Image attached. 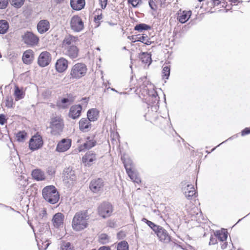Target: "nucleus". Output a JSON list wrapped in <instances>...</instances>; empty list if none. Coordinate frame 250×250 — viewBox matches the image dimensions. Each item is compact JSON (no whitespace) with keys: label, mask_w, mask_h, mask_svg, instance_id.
Returning a JSON list of instances; mask_svg holds the SVG:
<instances>
[{"label":"nucleus","mask_w":250,"mask_h":250,"mask_svg":"<svg viewBox=\"0 0 250 250\" xmlns=\"http://www.w3.org/2000/svg\"><path fill=\"white\" fill-rule=\"evenodd\" d=\"M89 219L87 210H83L77 212L72 220V226L76 231H80L87 227Z\"/></svg>","instance_id":"obj_1"},{"label":"nucleus","mask_w":250,"mask_h":250,"mask_svg":"<svg viewBox=\"0 0 250 250\" xmlns=\"http://www.w3.org/2000/svg\"><path fill=\"white\" fill-rule=\"evenodd\" d=\"M43 198L51 204L57 203L60 199V195L56 188L54 186H48L42 190Z\"/></svg>","instance_id":"obj_2"},{"label":"nucleus","mask_w":250,"mask_h":250,"mask_svg":"<svg viewBox=\"0 0 250 250\" xmlns=\"http://www.w3.org/2000/svg\"><path fill=\"white\" fill-rule=\"evenodd\" d=\"M50 127L51 128V134L53 135H60L63 131L64 123L63 119L59 116L51 119Z\"/></svg>","instance_id":"obj_3"},{"label":"nucleus","mask_w":250,"mask_h":250,"mask_svg":"<svg viewBox=\"0 0 250 250\" xmlns=\"http://www.w3.org/2000/svg\"><path fill=\"white\" fill-rule=\"evenodd\" d=\"M87 69L85 64L77 63L73 65L70 72V78L73 79H79L84 76Z\"/></svg>","instance_id":"obj_4"},{"label":"nucleus","mask_w":250,"mask_h":250,"mask_svg":"<svg viewBox=\"0 0 250 250\" xmlns=\"http://www.w3.org/2000/svg\"><path fill=\"white\" fill-rule=\"evenodd\" d=\"M112 211L113 207L112 205L107 202H103L98 208V214L104 218L109 217Z\"/></svg>","instance_id":"obj_5"},{"label":"nucleus","mask_w":250,"mask_h":250,"mask_svg":"<svg viewBox=\"0 0 250 250\" xmlns=\"http://www.w3.org/2000/svg\"><path fill=\"white\" fill-rule=\"evenodd\" d=\"M104 182L102 178H96L92 180L89 184L90 190L94 193H101L104 190Z\"/></svg>","instance_id":"obj_6"},{"label":"nucleus","mask_w":250,"mask_h":250,"mask_svg":"<svg viewBox=\"0 0 250 250\" xmlns=\"http://www.w3.org/2000/svg\"><path fill=\"white\" fill-rule=\"evenodd\" d=\"M77 179V176L75 171L71 167L65 168L63 172V180L65 183L71 185Z\"/></svg>","instance_id":"obj_7"},{"label":"nucleus","mask_w":250,"mask_h":250,"mask_svg":"<svg viewBox=\"0 0 250 250\" xmlns=\"http://www.w3.org/2000/svg\"><path fill=\"white\" fill-rule=\"evenodd\" d=\"M43 140L42 137L38 133L30 139L29 143V147L32 151L37 150L42 147Z\"/></svg>","instance_id":"obj_8"},{"label":"nucleus","mask_w":250,"mask_h":250,"mask_svg":"<svg viewBox=\"0 0 250 250\" xmlns=\"http://www.w3.org/2000/svg\"><path fill=\"white\" fill-rule=\"evenodd\" d=\"M70 26L72 30L75 32H81L84 28L83 22L78 15L72 17L70 21Z\"/></svg>","instance_id":"obj_9"},{"label":"nucleus","mask_w":250,"mask_h":250,"mask_svg":"<svg viewBox=\"0 0 250 250\" xmlns=\"http://www.w3.org/2000/svg\"><path fill=\"white\" fill-rule=\"evenodd\" d=\"M23 42L29 45L34 46L39 42V38L31 32H26L22 36Z\"/></svg>","instance_id":"obj_10"},{"label":"nucleus","mask_w":250,"mask_h":250,"mask_svg":"<svg viewBox=\"0 0 250 250\" xmlns=\"http://www.w3.org/2000/svg\"><path fill=\"white\" fill-rule=\"evenodd\" d=\"M51 61V54L47 51L42 52L38 59V63L41 67L48 65Z\"/></svg>","instance_id":"obj_11"},{"label":"nucleus","mask_w":250,"mask_h":250,"mask_svg":"<svg viewBox=\"0 0 250 250\" xmlns=\"http://www.w3.org/2000/svg\"><path fill=\"white\" fill-rule=\"evenodd\" d=\"M64 54L72 59L77 58L79 56V49L75 45H72L63 49Z\"/></svg>","instance_id":"obj_12"},{"label":"nucleus","mask_w":250,"mask_h":250,"mask_svg":"<svg viewBox=\"0 0 250 250\" xmlns=\"http://www.w3.org/2000/svg\"><path fill=\"white\" fill-rule=\"evenodd\" d=\"M64 215L61 213L58 212L53 215L52 222L53 226L56 228H62Z\"/></svg>","instance_id":"obj_13"},{"label":"nucleus","mask_w":250,"mask_h":250,"mask_svg":"<svg viewBox=\"0 0 250 250\" xmlns=\"http://www.w3.org/2000/svg\"><path fill=\"white\" fill-rule=\"evenodd\" d=\"M96 160V154L92 151H89L82 158V162L86 166H90Z\"/></svg>","instance_id":"obj_14"},{"label":"nucleus","mask_w":250,"mask_h":250,"mask_svg":"<svg viewBox=\"0 0 250 250\" xmlns=\"http://www.w3.org/2000/svg\"><path fill=\"white\" fill-rule=\"evenodd\" d=\"M71 145L70 139H63L58 143L56 150L60 152L66 151L70 147Z\"/></svg>","instance_id":"obj_15"},{"label":"nucleus","mask_w":250,"mask_h":250,"mask_svg":"<svg viewBox=\"0 0 250 250\" xmlns=\"http://www.w3.org/2000/svg\"><path fill=\"white\" fill-rule=\"evenodd\" d=\"M78 40V38L76 36H74L71 35H66L62 42V47L64 49L69 46L74 45Z\"/></svg>","instance_id":"obj_16"},{"label":"nucleus","mask_w":250,"mask_h":250,"mask_svg":"<svg viewBox=\"0 0 250 250\" xmlns=\"http://www.w3.org/2000/svg\"><path fill=\"white\" fill-rule=\"evenodd\" d=\"M125 167L128 176L134 182L138 184L141 182V179L138 173L132 170L131 167H128L126 162H125Z\"/></svg>","instance_id":"obj_17"},{"label":"nucleus","mask_w":250,"mask_h":250,"mask_svg":"<svg viewBox=\"0 0 250 250\" xmlns=\"http://www.w3.org/2000/svg\"><path fill=\"white\" fill-rule=\"evenodd\" d=\"M91 121L86 118H82L79 123V129L83 132H87L91 130L92 125Z\"/></svg>","instance_id":"obj_18"},{"label":"nucleus","mask_w":250,"mask_h":250,"mask_svg":"<svg viewBox=\"0 0 250 250\" xmlns=\"http://www.w3.org/2000/svg\"><path fill=\"white\" fill-rule=\"evenodd\" d=\"M82 110L80 104L73 105L70 108L68 116L73 119H77L81 116Z\"/></svg>","instance_id":"obj_19"},{"label":"nucleus","mask_w":250,"mask_h":250,"mask_svg":"<svg viewBox=\"0 0 250 250\" xmlns=\"http://www.w3.org/2000/svg\"><path fill=\"white\" fill-rule=\"evenodd\" d=\"M68 67V61L63 58L58 60L55 64L56 70L60 73L64 72Z\"/></svg>","instance_id":"obj_20"},{"label":"nucleus","mask_w":250,"mask_h":250,"mask_svg":"<svg viewBox=\"0 0 250 250\" xmlns=\"http://www.w3.org/2000/svg\"><path fill=\"white\" fill-rule=\"evenodd\" d=\"M50 28L49 22L45 20L40 21L37 24V30L40 34H43Z\"/></svg>","instance_id":"obj_21"},{"label":"nucleus","mask_w":250,"mask_h":250,"mask_svg":"<svg viewBox=\"0 0 250 250\" xmlns=\"http://www.w3.org/2000/svg\"><path fill=\"white\" fill-rule=\"evenodd\" d=\"M156 235L160 241L163 243H167L170 241V236L163 227Z\"/></svg>","instance_id":"obj_22"},{"label":"nucleus","mask_w":250,"mask_h":250,"mask_svg":"<svg viewBox=\"0 0 250 250\" xmlns=\"http://www.w3.org/2000/svg\"><path fill=\"white\" fill-rule=\"evenodd\" d=\"M87 116L91 122H94L98 120L99 117V111L97 108H91L88 110Z\"/></svg>","instance_id":"obj_23"},{"label":"nucleus","mask_w":250,"mask_h":250,"mask_svg":"<svg viewBox=\"0 0 250 250\" xmlns=\"http://www.w3.org/2000/svg\"><path fill=\"white\" fill-rule=\"evenodd\" d=\"M70 5L72 8L75 10H81L85 5V0H70Z\"/></svg>","instance_id":"obj_24"},{"label":"nucleus","mask_w":250,"mask_h":250,"mask_svg":"<svg viewBox=\"0 0 250 250\" xmlns=\"http://www.w3.org/2000/svg\"><path fill=\"white\" fill-rule=\"evenodd\" d=\"M33 52L32 50H28L25 51L22 55L23 62L26 64H29L33 61Z\"/></svg>","instance_id":"obj_25"},{"label":"nucleus","mask_w":250,"mask_h":250,"mask_svg":"<svg viewBox=\"0 0 250 250\" xmlns=\"http://www.w3.org/2000/svg\"><path fill=\"white\" fill-rule=\"evenodd\" d=\"M191 11H183L178 13V20L182 23H185L191 16Z\"/></svg>","instance_id":"obj_26"},{"label":"nucleus","mask_w":250,"mask_h":250,"mask_svg":"<svg viewBox=\"0 0 250 250\" xmlns=\"http://www.w3.org/2000/svg\"><path fill=\"white\" fill-rule=\"evenodd\" d=\"M32 176L34 179L38 181H42L45 179L44 172L39 169L33 170L32 172Z\"/></svg>","instance_id":"obj_27"},{"label":"nucleus","mask_w":250,"mask_h":250,"mask_svg":"<svg viewBox=\"0 0 250 250\" xmlns=\"http://www.w3.org/2000/svg\"><path fill=\"white\" fill-rule=\"evenodd\" d=\"M139 58L143 63H148V65H149L151 63V57L149 53L142 52L140 54Z\"/></svg>","instance_id":"obj_28"},{"label":"nucleus","mask_w":250,"mask_h":250,"mask_svg":"<svg viewBox=\"0 0 250 250\" xmlns=\"http://www.w3.org/2000/svg\"><path fill=\"white\" fill-rule=\"evenodd\" d=\"M14 95L16 101L23 99L25 95V93L23 91L20 89L18 86L15 87Z\"/></svg>","instance_id":"obj_29"},{"label":"nucleus","mask_w":250,"mask_h":250,"mask_svg":"<svg viewBox=\"0 0 250 250\" xmlns=\"http://www.w3.org/2000/svg\"><path fill=\"white\" fill-rule=\"evenodd\" d=\"M139 37H137L135 39V40L134 42H143L146 45H149L151 43V42L149 41V39H147V36L146 34H143L142 35H138Z\"/></svg>","instance_id":"obj_30"},{"label":"nucleus","mask_w":250,"mask_h":250,"mask_svg":"<svg viewBox=\"0 0 250 250\" xmlns=\"http://www.w3.org/2000/svg\"><path fill=\"white\" fill-rule=\"evenodd\" d=\"M8 28V22L6 20H0V34H4L6 33Z\"/></svg>","instance_id":"obj_31"},{"label":"nucleus","mask_w":250,"mask_h":250,"mask_svg":"<svg viewBox=\"0 0 250 250\" xmlns=\"http://www.w3.org/2000/svg\"><path fill=\"white\" fill-rule=\"evenodd\" d=\"M96 141L94 140H89L86 141L83 145L81 146V150L85 149H90L92 147L96 145Z\"/></svg>","instance_id":"obj_32"},{"label":"nucleus","mask_w":250,"mask_h":250,"mask_svg":"<svg viewBox=\"0 0 250 250\" xmlns=\"http://www.w3.org/2000/svg\"><path fill=\"white\" fill-rule=\"evenodd\" d=\"M151 26L145 23L137 24L134 27V30L138 32H143L145 30H150Z\"/></svg>","instance_id":"obj_33"},{"label":"nucleus","mask_w":250,"mask_h":250,"mask_svg":"<svg viewBox=\"0 0 250 250\" xmlns=\"http://www.w3.org/2000/svg\"><path fill=\"white\" fill-rule=\"evenodd\" d=\"M215 235H216L217 239L221 242H223L226 241L227 239V234L226 232L223 231L217 230L215 232Z\"/></svg>","instance_id":"obj_34"},{"label":"nucleus","mask_w":250,"mask_h":250,"mask_svg":"<svg viewBox=\"0 0 250 250\" xmlns=\"http://www.w3.org/2000/svg\"><path fill=\"white\" fill-rule=\"evenodd\" d=\"M61 250H74V247L69 242L63 241L61 245Z\"/></svg>","instance_id":"obj_35"},{"label":"nucleus","mask_w":250,"mask_h":250,"mask_svg":"<svg viewBox=\"0 0 250 250\" xmlns=\"http://www.w3.org/2000/svg\"><path fill=\"white\" fill-rule=\"evenodd\" d=\"M99 241L103 244H107L110 241V237L105 233H102L99 236Z\"/></svg>","instance_id":"obj_36"},{"label":"nucleus","mask_w":250,"mask_h":250,"mask_svg":"<svg viewBox=\"0 0 250 250\" xmlns=\"http://www.w3.org/2000/svg\"><path fill=\"white\" fill-rule=\"evenodd\" d=\"M27 136V133L24 131H20L16 134V138L18 142H24L26 137Z\"/></svg>","instance_id":"obj_37"},{"label":"nucleus","mask_w":250,"mask_h":250,"mask_svg":"<svg viewBox=\"0 0 250 250\" xmlns=\"http://www.w3.org/2000/svg\"><path fill=\"white\" fill-rule=\"evenodd\" d=\"M117 250H128V245L126 241H122L118 243Z\"/></svg>","instance_id":"obj_38"},{"label":"nucleus","mask_w":250,"mask_h":250,"mask_svg":"<svg viewBox=\"0 0 250 250\" xmlns=\"http://www.w3.org/2000/svg\"><path fill=\"white\" fill-rule=\"evenodd\" d=\"M12 5L16 8L21 7L24 3V0H9Z\"/></svg>","instance_id":"obj_39"},{"label":"nucleus","mask_w":250,"mask_h":250,"mask_svg":"<svg viewBox=\"0 0 250 250\" xmlns=\"http://www.w3.org/2000/svg\"><path fill=\"white\" fill-rule=\"evenodd\" d=\"M13 105V99L11 96H7L5 99V106L8 108H11Z\"/></svg>","instance_id":"obj_40"},{"label":"nucleus","mask_w":250,"mask_h":250,"mask_svg":"<svg viewBox=\"0 0 250 250\" xmlns=\"http://www.w3.org/2000/svg\"><path fill=\"white\" fill-rule=\"evenodd\" d=\"M195 194H196L195 189L194 188L193 189H192V190H190L189 191H188V192H186V191H185L184 194H185L186 197L188 200H190L192 199V198L193 196L195 197Z\"/></svg>","instance_id":"obj_41"},{"label":"nucleus","mask_w":250,"mask_h":250,"mask_svg":"<svg viewBox=\"0 0 250 250\" xmlns=\"http://www.w3.org/2000/svg\"><path fill=\"white\" fill-rule=\"evenodd\" d=\"M163 76L164 78L166 79H168L169 74H170V67L168 66H166L164 67L163 69Z\"/></svg>","instance_id":"obj_42"},{"label":"nucleus","mask_w":250,"mask_h":250,"mask_svg":"<svg viewBox=\"0 0 250 250\" xmlns=\"http://www.w3.org/2000/svg\"><path fill=\"white\" fill-rule=\"evenodd\" d=\"M217 237L216 235H215V233H214V236H211L210 238V241L209 242V244L210 245H214L217 243Z\"/></svg>","instance_id":"obj_43"},{"label":"nucleus","mask_w":250,"mask_h":250,"mask_svg":"<svg viewBox=\"0 0 250 250\" xmlns=\"http://www.w3.org/2000/svg\"><path fill=\"white\" fill-rule=\"evenodd\" d=\"M8 4V0H0V9H5Z\"/></svg>","instance_id":"obj_44"},{"label":"nucleus","mask_w":250,"mask_h":250,"mask_svg":"<svg viewBox=\"0 0 250 250\" xmlns=\"http://www.w3.org/2000/svg\"><path fill=\"white\" fill-rule=\"evenodd\" d=\"M194 186L191 184H188L187 186L183 188V193L185 194V192L186 191V192H188V191H189L190 190H192V189H193Z\"/></svg>","instance_id":"obj_45"},{"label":"nucleus","mask_w":250,"mask_h":250,"mask_svg":"<svg viewBox=\"0 0 250 250\" xmlns=\"http://www.w3.org/2000/svg\"><path fill=\"white\" fill-rule=\"evenodd\" d=\"M162 228V226L154 224L151 229L154 231L155 233L157 234Z\"/></svg>","instance_id":"obj_46"},{"label":"nucleus","mask_w":250,"mask_h":250,"mask_svg":"<svg viewBox=\"0 0 250 250\" xmlns=\"http://www.w3.org/2000/svg\"><path fill=\"white\" fill-rule=\"evenodd\" d=\"M61 103H62V104H66V105H62V106L63 108H65L68 105L70 104V100L68 98H62L61 100Z\"/></svg>","instance_id":"obj_47"},{"label":"nucleus","mask_w":250,"mask_h":250,"mask_svg":"<svg viewBox=\"0 0 250 250\" xmlns=\"http://www.w3.org/2000/svg\"><path fill=\"white\" fill-rule=\"evenodd\" d=\"M142 221L144 222H145L151 229H152V227H153V226H154L155 224L152 222L148 220L145 218H143L142 219Z\"/></svg>","instance_id":"obj_48"},{"label":"nucleus","mask_w":250,"mask_h":250,"mask_svg":"<svg viewBox=\"0 0 250 250\" xmlns=\"http://www.w3.org/2000/svg\"><path fill=\"white\" fill-rule=\"evenodd\" d=\"M6 121L5 116L4 114H0V125H3Z\"/></svg>","instance_id":"obj_49"},{"label":"nucleus","mask_w":250,"mask_h":250,"mask_svg":"<svg viewBox=\"0 0 250 250\" xmlns=\"http://www.w3.org/2000/svg\"><path fill=\"white\" fill-rule=\"evenodd\" d=\"M149 5L151 9L153 10H155L156 8V5L155 4V2L153 0H149Z\"/></svg>","instance_id":"obj_50"},{"label":"nucleus","mask_w":250,"mask_h":250,"mask_svg":"<svg viewBox=\"0 0 250 250\" xmlns=\"http://www.w3.org/2000/svg\"><path fill=\"white\" fill-rule=\"evenodd\" d=\"M99 1L101 5V7L103 9H104L107 5V0H99Z\"/></svg>","instance_id":"obj_51"},{"label":"nucleus","mask_w":250,"mask_h":250,"mask_svg":"<svg viewBox=\"0 0 250 250\" xmlns=\"http://www.w3.org/2000/svg\"><path fill=\"white\" fill-rule=\"evenodd\" d=\"M242 135L244 136L250 133V127H246L242 131Z\"/></svg>","instance_id":"obj_52"},{"label":"nucleus","mask_w":250,"mask_h":250,"mask_svg":"<svg viewBox=\"0 0 250 250\" xmlns=\"http://www.w3.org/2000/svg\"><path fill=\"white\" fill-rule=\"evenodd\" d=\"M103 19V15L102 14L98 15L94 17V21L98 22V21L101 20Z\"/></svg>","instance_id":"obj_53"},{"label":"nucleus","mask_w":250,"mask_h":250,"mask_svg":"<svg viewBox=\"0 0 250 250\" xmlns=\"http://www.w3.org/2000/svg\"><path fill=\"white\" fill-rule=\"evenodd\" d=\"M142 3V0H135L134 3L132 4V6L134 7H136L138 5L141 4Z\"/></svg>","instance_id":"obj_54"},{"label":"nucleus","mask_w":250,"mask_h":250,"mask_svg":"<svg viewBox=\"0 0 250 250\" xmlns=\"http://www.w3.org/2000/svg\"><path fill=\"white\" fill-rule=\"evenodd\" d=\"M126 162L127 164H128V167H131V169L132 168V165H133V163L132 162V161L130 159H127L126 160H125L124 161V164H125V162Z\"/></svg>","instance_id":"obj_55"},{"label":"nucleus","mask_w":250,"mask_h":250,"mask_svg":"<svg viewBox=\"0 0 250 250\" xmlns=\"http://www.w3.org/2000/svg\"><path fill=\"white\" fill-rule=\"evenodd\" d=\"M220 245L221 249L224 250L227 248L228 243L224 241L223 242H221Z\"/></svg>","instance_id":"obj_56"},{"label":"nucleus","mask_w":250,"mask_h":250,"mask_svg":"<svg viewBox=\"0 0 250 250\" xmlns=\"http://www.w3.org/2000/svg\"><path fill=\"white\" fill-rule=\"evenodd\" d=\"M39 215L40 216H42V217H43L44 216H46V211L44 209L43 210H42L40 213V214Z\"/></svg>","instance_id":"obj_57"},{"label":"nucleus","mask_w":250,"mask_h":250,"mask_svg":"<svg viewBox=\"0 0 250 250\" xmlns=\"http://www.w3.org/2000/svg\"><path fill=\"white\" fill-rule=\"evenodd\" d=\"M212 0L213 1V6H214L215 5H218L221 2L219 0Z\"/></svg>","instance_id":"obj_58"},{"label":"nucleus","mask_w":250,"mask_h":250,"mask_svg":"<svg viewBox=\"0 0 250 250\" xmlns=\"http://www.w3.org/2000/svg\"><path fill=\"white\" fill-rule=\"evenodd\" d=\"M98 250H110L109 247L103 246L101 247Z\"/></svg>","instance_id":"obj_59"},{"label":"nucleus","mask_w":250,"mask_h":250,"mask_svg":"<svg viewBox=\"0 0 250 250\" xmlns=\"http://www.w3.org/2000/svg\"><path fill=\"white\" fill-rule=\"evenodd\" d=\"M107 23L110 26H114L117 24V23H114L111 21H107Z\"/></svg>","instance_id":"obj_60"},{"label":"nucleus","mask_w":250,"mask_h":250,"mask_svg":"<svg viewBox=\"0 0 250 250\" xmlns=\"http://www.w3.org/2000/svg\"><path fill=\"white\" fill-rule=\"evenodd\" d=\"M54 2L57 3H60L62 2L64 0H53Z\"/></svg>","instance_id":"obj_61"},{"label":"nucleus","mask_w":250,"mask_h":250,"mask_svg":"<svg viewBox=\"0 0 250 250\" xmlns=\"http://www.w3.org/2000/svg\"><path fill=\"white\" fill-rule=\"evenodd\" d=\"M135 0H128V3H130L132 5L134 3Z\"/></svg>","instance_id":"obj_62"},{"label":"nucleus","mask_w":250,"mask_h":250,"mask_svg":"<svg viewBox=\"0 0 250 250\" xmlns=\"http://www.w3.org/2000/svg\"><path fill=\"white\" fill-rule=\"evenodd\" d=\"M152 95L153 97H154L155 99H156L157 97L158 96V94L156 92H155V93Z\"/></svg>","instance_id":"obj_63"},{"label":"nucleus","mask_w":250,"mask_h":250,"mask_svg":"<svg viewBox=\"0 0 250 250\" xmlns=\"http://www.w3.org/2000/svg\"><path fill=\"white\" fill-rule=\"evenodd\" d=\"M49 245V244L48 243H46L45 245V247H44V249H45V250L46 249Z\"/></svg>","instance_id":"obj_64"}]
</instances>
